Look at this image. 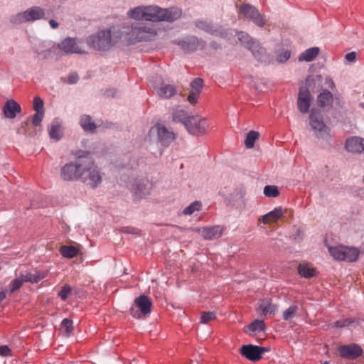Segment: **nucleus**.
I'll return each mask as SVG.
<instances>
[{"label":"nucleus","mask_w":364,"mask_h":364,"mask_svg":"<svg viewBox=\"0 0 364 364\" xmlns=\"http://www.w3.org/2000/svg\"><path fill=\"white\" fill-rule=\"evenodd\" d=\"M73 321L69 318H64L60 324V331L65 336H70L73 331Z\"/></svg>","instance_id":"36"},{"label":"nucleus","mask_w":364,"mask_h":364,"mask_svg":"<svg viewBox=\"0 0 364 364\" xmlns=\"http://www.w3.org/2000/svg\"><path fill=\"white\" fill-rule=\"evenodd\" d=\"M33 109L36 112H44V103L43 100L37 96L35 97L33 102Z\"/></svg>","instance_id":"44"},{"label":"nucleus","mask_w":364,"mask_h":364,"mask_svg":"<svg viewBox=\"0 0 364 364\" xmlns=\"http://www.w3.org/2000/svg\"><path fill=\"white\" fill-rule=\"evenodd\" d=\"M151 133H156L159 141L164 146H168L174 139L173 132L168 131L166 127L161 124H156L150 130Z\"/></svg>","instance_id":"14"},{"label":"nucleus","mask_w":364,"mask_h":364,"mask_svg":"<svg viewBox=\"0 0 364 364\" xmlns=\"http://www.w3.org/2000/svg\"><path fill=\"white\" fill-rule=\"evenodd\" d=\"M161 21H166L173 22L178 19L182 15V10L178 7L168 9L160 8Z\"/></svg>","instance_id":"18"},{"label":"nucleus","mask_w":364,"mask_h":364,"mask_svg":"<svg viewBox=\"0 0 364 364\" xmlns=\"http://www.w3.org/2000/svg\"><path fill=\"white\" fill-rule=\"evenodd\" d=\"M238 39L242 45L252 51L257 58L259 60H261L262 56L264 53V50L259 47L257 42L253 41L247 33L242 31L238 33Z\"/></svg>","instance_id":"13"},{"label":"nucleus","mask_w":364,"mask_h":364,"mask_svg":"<svg viewBox=\"0 0 364 364\" xmlns=\"http://www.w3.org/2000/svg\"><path fill=\"white\" fill-rule=\"evenodd\" d=\"M333 102V95L328 90H324L318 97V104L321 107H326Z\"/></svg>","instance_id":"32"},{"label":"nucleus","mask_w":364,"mask_h":364,"mask_svg":"<svg viewBox=\"0 0 364 364\" xmlns=\"http://www.w3.org/2000/svg\"><path fill=\"white\" fill-rule=\"evenodd\" d=\"M160 7L156 5L139 6L128 12L130 18L154 22L161 21Z\"/></svg>","instance_id":"3"},{"label":"nucleus","mask_w":364,"mask_h":364,"mask_svg":"<svg viewBox=\"0 0 364 364\" xmlns=\"http://www.w3.org/2000/svg\"><path fill=\"white\" fill-rule=\"evenodd\" d=\"M178 44L185 51L191 52L197 49L200 42L195 36H190L182 40Z\"/></svg>","instance_id":"24"},{"label":"nucleus","mask_w":364,"mask_h":364,"mask_svg":"<svg viewBox=\"0 0 364 364\" xmlns=\"http://www.w3.org/2000/svg\"><path fill=\"white\" fill-rule=\"evenodd\" d=\"M198 232L206 240H215L219 238L222 235L223 228L218 225L203 228L200 229Z\"/></svg>","instance_id":"22"},{"label":"nucleus","mask_w":364,"mask_h":364,"mask_svg":"<svg viewBox=\"0 0 364 364\" xmlns=\"http://www.w3.org/2000/svg\"><path fill=\"white\" fill-rule=\"evenodd\" d=\"M156 36V31L151 26L143 23H136L132 26L130 36H124V40L129 44L138 42L149 41Z\"/></svg>","instance_id":"2"},{"label":"nucleus","mask_w":364,"mask_h":364,"mask_svg":"<svg viewBox=\"0 0 364 364\" xmlns=\"http://www.w3.org/2000/svg\"><path fill=\"white\" fill-rule=\"evenodd\" d=\"M216 318L215 313L213 311L203 312L200 317V323H208V322L213 321Z\"/></svg>","instance_id":"45"},{"label":"nucleus","mask_w":364,"mask_h":364,"mask_svg":"<svg viewBox=\"0 0 364 364\" xmlns=\"http://www.w3.org/2000/svg\"><path fill=\"white\" fill-rule=\"evenodd\" d=\"M360 252L356 247H350L345 246L343 250L342 261H346L348 262H355L358 259Z\"/></svg>","instance_id":"25"},{"label":"nucleus","mask_w":364,"mask_h":364,"mask_svg":"<svg viewBox=\"0 0 364 364\" xmlns=\"http://www.w3.org/2000/svg\"><path fill=\"white\" fill-rule=\"evenodd\" d=\"M85 156L77 157L74 161L65 164L60 168V177L65 181H75L80 180L82 171L81 164H83Z\"/></svg>","instance_id":"5"},{"label":"nucleus","mask_w":364,"mask_h":364,"mask_svg":"<svg viewBox=\"0 0 364 364\" xmlns=\"http://www.w3.org/2000/svg\"><path fill=\"white\" fill-rule=\"evenodd\" d=\"M79 80V77L76 73H71L68 77V82L69 84H75Z\"/></svg>","instance_id":"51"},{"label":"nucleus","mask_w":364,"mask_h":364,"mask_svg":"<svg viewBox=\"0 0 364 364\" xmlns=\"http://www.w3.org/2000/svg\"><path fill=\"white\" fill-rule=\"evenodd\" d=\"M184 126L191 134L199 135L206 132L209 124L205 118L196 115L189 117L186 122H184Z\"/></svg>","instance_id":"9"},{"label":"nucleus","mask_w":364,"mask_h":364,"mask_svg":"<svg viewBox=\"0 0 364 364\" xmlns=\"http://www.w3.org/2000/svg\"><path fill=\"white\" fill-rule=\"evenodd\" d=\"M58 48L65 53H85V50L75 38H67L59 45Z\"/></svg>","instance_id":"15"},{"label":"nucleus","mask_w":364,"mask_h":364,"mask_svg":"<svg viewBox=\"0 0 364 364\" xmlns=\"http://www.w3.org/2000/svg\"><path fill=\"white\" fill-rule=\"evenodd\" d=\"M45 12L43 9L38 6L31 7L24 12L18 14L13 18L15 23H21L26 21H33L43 18Z\"/></svg>","instance_id":"11"},{"label":"nucleus","mask_w":364,"mask_h":364,"mask_svg":"<svg viewBox=\"0 0 364 364\" xmlns=\"http://www.w3.org/2000/svg\"><path fill=\"white\" fill-rule=\"evenodd\" d=\"M345 147L348 152L364 154V139L350 136L346 140Z\"/></svg>","instance_id":"16"},{"label":"nucleus","mask_w":364,"mask_h":364,"mask_svg":"<svg viewBox=\"0 0 364 364\" xmlns=\"http://www.w3.org/2000/svg\"><path fill=\"white\" fill-rule=\"evenodd\" d=\"M49 135L50 138L59 140L61 137L60 126L58 124H53L49 131Z\"/></svg>","instance_id":"43"},{"label":"nucleus","mask_w":364,"mask_h":364,"mask_svg":"<svg viewBox=\"0 0 364 364\" xmlns=\"http://www.w3.org/2000/svg\"><path fill=\"white\" fill-rule=\"evenodd\" d=\"M80 125L82 129L86 132H94L96 129L95 122L92 121L90 115H83L80 119Z\"/></svg>","instance_id":"30"},{"label":"nucleus","mask_w":364,"mask_h":364,"mask_svg":"<svg viewBox=\"0 0 364 364\" xmlns=\"http://www.w3.org/2000/svg\"><path fill=\"white\" fill-rule=\"evenodd\" d=\"M195 26L199 29L203 30L208 33H213L215 31L213 30L212 24L207 21H195Z\"/></svg>","instance_id":"40"},{"label":"nucleus","mask_w":364,"mask_h":364,"mask_svg":"<svg viewBox=\"0 0 364 364\" xmlns=\"http://www.w3.org/2000/svg\"><path fill=\"white\" fill-rule=\"evenodd\" d=\"M343 250H345V246L339 245L334 247H328V252L330 255L336 259L338 261H342L344 257H343Z\"/></svg>","instance_id":"35"},{"label":"nucleus","mask_w":364,"mask_h":364,"mask_svg":"<svg viewBox=\"0 0 364 364\" xmlns=\"http://www.w3.org/2000/svg\"><path fill=\"white\" fill-rule=\"evenodd\" d=\"M82 171L80 172V181L86 186L95 188L101 184L102 181V176L95 164L93 160L87 156H85Z\"/></svg>","instance_id":"1"},{"label":"nucleus","mask_w":364,"mask_h":364,"mask_svg":"<svg viewBox=\"0 0 364 364\" xmlns=\"http://www.w3.org/2000/svg\"><path fill=\"white\" fill-rule=\"evenodd\" d=\"M338 350L341 357L349 359L356 358L362 353V349L356 344L343 346Z\"/></svg>","instance_id":"19"},{"label":"nucleus","mask_w":364,"mask_h":364,"mask_svg":"<svg viewBox=\"0 0 364 364\" xmlns=\"http://www.w3.org/2000/svg\"><path fill=\"white\" fill-rule=\"evenodd\" d=\"M152 303L150 299L145 295L134 299V302L130 308V314L135 318H146L151 313Z\"/></svg>","instance_id":"7"},{"label":"nucleus","mask_w":364,"mask_h":364,"mask_svg":"<svg viewBox=\"0 0 364 364\" xmlns=\"http://www.w3.org/2000/svg\"><path fill=\"white\" fill-rule=\"evenodd\" d=\"M298 307L296 306H291L283 312V319L290 321L297 313Z\"/></svg>","instance_id":"41"},{"label":"nucleus","mask_w":364,"mask_h":364,"mask_svg":"<svg viewBox=\"0 0 364 364\" xmlns=\"http://www.w3.org/2000/svg\"><path fill=\"white\" fill-rule=\"evenodd\" d=\"M23 283H24V282L21 275L19 277H18L15 279H13L9 285L10 293H13L15 291L20 289Z\"/></svg>","instance_id":"42"},{"label":"nucleus","mask_w":364,"mask_h":364,"mask_svg":"<svg viewBox=\"0 0 364 364\" xmlns=\"http://www.w3.org/2000/svg\"><path fill=\"white\" fill-rule=\"evenodd\" d=\"M49 24L53 28H57L58 27V23L55 20H50Z\"/></svg>","instance_id":"55"},{"label":"nucleus","mask_w":364,"mask_h":364,"mask_svg":"<svg viewBox=\"0 0 364 364\" xmlns=\"http://www.w3.org/2000/svg\"><path fill=\"white\" fill-rule=\"evenodd\" d=\"M354 322H355V320L353 318H342L336 321L333 324V327L343 328L348 326L353 323Z\"/></svg>","instance_id":"46"},{"label":"nucleus","mask_w":364,"mask_h":364,"mask_svg":"<svg viewBox=\"0 0 364 364\" xmlns=\"http://www.w3.org/2000/svg\"><path fill=\"white\" fill-rule=\"evenodd\" d=\"M345 58L348 62H354L356 59V53L350 52L349 53H347Z\"/></svg>","instance_id":"54"},{"label":"nucleus","mask_w":364,"mask_h":364,"mask_svg":"<svg viewBox=\"0 0 364 364\" xmlns=\"http://www.w3.org/2000/svg\"><path fill=\"white\" fill-rule=\"evenodd\" d=\"M44 117V112H36L32 118V123L35 126H38Z\"/></svg>","instance_id":"50"},{"label":"nucleus","mask_w":364,"mask_h":364,"mask_svg":"<svg viewBox=\"0 0 364 364\" xmlns=\"http://www.w3.org/2000/svg\"><path fill=\"white\" fill-rule=\"evenodd\" d=\"M299 274L305 278H311L316 275V271L308 264H300L298 267Z\"/></svg>","instance_id":"28"},{"label":"nucleus","mask_w":364,"mask_h":364,"mask_svg":"<svg viewBox=\"0 0 364 364\" xmlns=\"http://www.w3.org/2000/svg\"><path fill=\"white\" fill-rule=\"evenodd\" d=\"M152 183L145 178H136L129 184V190L135 201L146 198L150 195Z\"/></svg>","instance_id":"6"},{"label":"nucleus","mask_w":364,"mask_h":364,"mask_svg":"<svg viewBox=\"0 0 364 364\" xmlns=\"http://www.w3.org/2000/svg\"><path fill=\"white\" fill-rule=\"evenodd\" d=\"M172 117L173 121L180 122L184 124V122H186L189 117L188 116V113L185 110L179 108H176L173 110Z\"/></svg>","instance_id":"34"},{"label":"nucleus","mask_w":364,"mask_h":364,"mask_svg":"<svg viewBox=\"0 0 364 364\" xmlns=\"http://www.w3.org/2000/svg\"><path fill=\"white\" fill-rule=\"evenodd\" d=\"M24 282H29L31 283H37L46 277V274L43 272H36L35 273L28 272L21 274Z\"/></svg>","instance_id":"29"},{"label":"nucleus","mask_w":364,"mask_h":364,"mask_svg":"<svg viewBox=\"0 0 364 364\" xmlns=\"http://www.w3.org/2000/svg\"><path fill=\"white\" fill-rule=\"evenodd\" d=\"M319 48L313 47L306 50L299 56V61L311 62L318 55Z\"/></svg>","instance_id":"27"},{"label":"nucleus","mask_w":364,"mask_h":364,"mask_svg":"<svg viewBox=\"0 0 364 364\" xmlns=\"http://www.w3.org/2000/svg\"><path fill=\"white\" fill-rule=\"evenodd\" d=\"M311 94L306 87H301L299 92L298 108L302 113H307L309 110Z\"/></svg>","instance_id":"17"},{"label":"nucleus","mask_w":364,"mask_h":364,"mask_svg":"<svg viewBox=\"0 0 364 364\" xmlns=\"http://www.w3.org/2000/svg\"><path fill=\"white\" fill-rule=\"evenodd\" d=\"M60 254L66 258H73L78 255L79 250L74 246L63 245L60 249Z\"/></svg>","instance_id":"33"},{"label":"nucleus","mask_w":364,"mask_h":364,"mask_svg":"<svg viewBox=\"0 0 364 364\" xmlns=\"http://www.w3.org/2000/svg\"><path fill=\"white\" fill-rule=\"evenodd\" d=\"M21 111V106L14 100H7L3 107L4 116L9 119L14 118L16 114L20 113Z\"/></svg>","instance_id":"20"},{"label":"nucleus","mask_w":364,"mask_h":364,"mask_svg":"<svg viewBox=\"0 0 364 364\" xmlns=\"http://www.w3.org/2000/svg\"><path fill=\"white\" fill-rule=\"evenodd\" d=\"M268 351L264 347L254 346L252 344L244 345L240 349V354L252 362H257L262 358L264 353Z\"/></svg>","instance_id":"12"},{"label":"nucleus","mask_w":364,"mask_h":364,"mask_svg":"<svg viewBox=\"0 0 364 364\" xmlns=\"http://www.w3.org/2000/svg\"><path fill=\"white\" fill-rule=\"evenodd\" d=\"M199 96V93L196 92H192L189 94L188 97V100L191 104L196 103L198 98Z\"/></svg>","instance_id":"52"},{"label":"nucleus","mask_w":364,"mask_h":364,"mask_svg":"<svg viewBox=\"0 0 364 364\" xmlns=\"http://www.w3.org/2000/svg\"><path fill=\"white\" fill-rule=\"evenodd\" d=\"M156 91L157 95L163 99H168L173 97L176 92V88L173 85L170 84H162L161 86L154 87Z\"/></svg>","instance_id":"23"},{"label":"nucleus","mask_w":364,"mask_h":364,"mask_svg":"<svg viewBox=\"0 0 364 364\" xmlns=\"http://www.w3.org/2000/svg\"><path fill=\"white\" fill-rule=\"evenodd\" d=\"M203 81L201 78H196L191 82V87L193 90H195V92L200 93L203 87Z\"/></svg>","instance_id":"48"},{"label":"nucleus","mask_w":364,"mask_h":364,"mask_svg":"<svg viewBox=\"0 0 364 364\" xmlns=\"http://www.w3.org/2000/svg\"><path fill=\"white\" fill-rule=\"evenodd\" d=\"M202 208V203L200 201H194L186 207L183 213L184 215H192L196 211H199Z\"/></svg>","instance_id":"38"},{"label":"nucleus","mask_w":364,"mask_h":364,"mask_svg":"<svg viewBox=\"0 0 364 364\" xmlns=\"http://www.w3.org/2000/svg\"><path fill=\"white\" fill-rule=\"evenodd\" d=\"M291 53L289 50H283L278 55L277 60L279 63H284L289 59Z\"/></svg>","instance_id":"49"},{"label":"nucleus","mask_w":364,"mask_h":364,"mask_svg":"<svg viewBox=\"0 0 364 364\" xmlns=\"http://www.w3.org/2000/svg\"><path fill=\"white\" fill-rule=\"evenodd\" d=\"M309 121V124L318 138L323 139L330 138V128L324 124L323 117L319 112L311 109Z\"/></svg>","instance_id":"8"},{"label":"nucleus","mask_w":364,"mask_h":364,"mask_svg":"<svg viewBox=\"0 0 364 364\" xmlns=\"http://www.w3.org/2000/svg\"><path fill=\"white\" fill-rule=\"evenodd\" d=\"M322 364H329L328 362H325L324 363H322Z\"/></svg>","instance_id":"56"},{"label":"nucleus","mask_w":364,"mask_h":364,"mask_svg":"<svg viewBox=\"0 0 364 364\" xmlns=\"http://www.w3.org/2000/svg\"><path fill=\"white\" fill-rule=\"evenodd\" d=\"M265 330V323L262 320L256 319L250 324L245 327V332L252 335L253 332H261Z\"/></svg>","instance_id":"26"},{"label":"nucleus","mask_w":364,"mask_h":364,"mask_svg":"<svg viewBox=\"0 0 364 364\" xmlns=\"http://www.w3.org/2000/svg\"><path fill=\"white\" fill-rule=\"evenodd\" d=\"M239 16H242L250 20H252L257 26H264L266 23L264 17L259 14L256 7L248 4H242L239 8Z\"/></svg>","instance_id":"10"},{"label":"nucleus","mask_w":364,"mask_h":364,"mask_svg":"<svg viewBox=\"0 0 364 364\" xmlns=\"http://www.w3.org/2000/svg\"><path fill=\"white\" fill-rule=\"evenodd\" d=\"M259 137V133L255 131H250L247 133L245 139V146L247 148L250 149L254 146L255 141Z\"/></svg>","instance_id":"37"},{"label":"nucleus","mask_w":364,"mask_h":364,"mask_svg":"<svg viewBox=\"0 0 364 364\" xmlns=\"http://www.w3.org/2000/svg\"><path fill=\"white\" fill-rule=\"evenodd\" d=\"M263 193L269 198H276L279 195V191L276 186L267 185L264 188Z\"/></svg>","instance_id":"39"},{"label":"nucleus","mask_w":364,"mask_h":364,"mask_svg":"<svg viewBox=\"0 0 364 364\" xmlns=\"http://www.w3.org/2000/svg\"><path fill=\"white\" fill-rule=\"evenodd\" d=\"M284 214V211L282 207L275 208L273 210L264 215L259 220L264 224L274 223L283 217Z\"/></svg>","instance_id":"21"},{"label":"nucleus","mask_w":364,"mask_h":364,"mask_svg":"<svg viewBox=\"0 0 364 364\" xmlns=\"http://www.w3.org/2000/svg\"><path fill=\"white\" fill-rule=\"evenodd\" d=\"M72 291V288L70 285L65 284L58 293V296L63 301H65Z\"/></svg>","instance_id":"47"},{"label":"nucleus","mask_w":364,"mask_h":364,"mask_svg":"<svg viewBox=\"0 0 364 364\" xmlns=\"http://www.w3.org/2000/svg\"><path fill=\"white\" fill-rule=\"evenodd\" d=\"M87 42L93 49L102 51L109 50L115 43L112 40L109 29L100 31L97 33L89 36Z\"/></svg>","instance_id":"4"},{"label":"nucleus","mask_w":364,"mask_h":364,"mask_svg":"<svg viewBox=\"0 0 364 364\" xmlns=\"http://www.w3.org/2000/svg\"><path fill=\"white\" fill-rule=\"evenodd\" d=\"M10 349L7 346H0V355L2 356H8L10 355Z\"/></svg>","instance_id":"53"},{"label":"nucleus","mask_w":364,"mask_h":364,"mask_svg":"<svg viewBox=\"0 0 364 364\" xmlns=\"http://www.w3.org/2000/svg\"><path fill=\"white\" fill-rule=\"evenodd\" d=\"M259 309L261 311L262 315H267L268 314L274 315L277 310V307L269 301L266 300L262 301Z\"/></svg>","instance_id":"31"}]
</instances>
